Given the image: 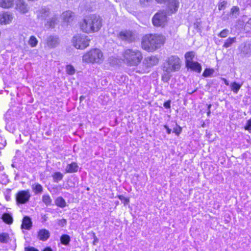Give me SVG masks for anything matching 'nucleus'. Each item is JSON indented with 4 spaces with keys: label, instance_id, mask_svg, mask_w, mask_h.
Returning <instances> with one entry per match:
<instances>
[{
    "label": "nucleus",
    "instance_id": "nucleus-1",
    "mask_svg": "<svg viewBox=\"0 0 251 251\" xmlns=\"http://www.w3.org/2000/svg\"><path fill=\"white\" fill-rule=\"evenodd\" d=\"M79 27L81 30L85 33L98 32L102 27V19L95 14L87 15L79 23Z\"/></svg>",
    "mask_w": 251,
    "mask_h": 251
},
{
    "label": "nucleus",
    "instance_id": "nucleus-2",
    "mask_svg": "<svg viewBox=\"0 0 251 251\" xmlns=\"http://www.w3.org/2000/svg\"><path fill=\"white\" fill-rule=\"evenodd\" d=\"M165 41V38L162 34H147L142 38V48L148 51H153L160 48Z\"/></svg>",
    "mask_w": 251,
    "mask_h": 251
},
{
    "label": "nucleus",
    "instance_id": "nucleus-3",
    "mask_svg": "<svg viewBox=\"0 0 251 251\" xmlns=\"http://www.w3.org/2000/svg\"><path fill=\"white\" fill-rule=\"evenodd\" d=\"M142 59L141 52L136 49H126L122 53V60L128 66H138Z\"/></svg>",
    "mask_w": 251,
    "mask_h": 251
},
{
    "label": "nucleus",
    "instance_id": "nucleus-4",
    "mask_svg": "<svg viewBox=\"0 0 251 251\" xmlns=\"http://www.w3.org/2000/svg\"><path fill=\"white\" fill-rule=\"evenodd\" d=\"M82 60L87 63L101 64L104 60V56L100 50L93 49L83 54Z\"/></svg>",
    "mask_w": 251,
    "mask_h": 251
},
{
    "label": "nucleus",
    "instance_id": "nucleus-5",
    "mask_svg": "<svg viewBox=\"0 0 251 251\" xmlns=\"http://www.w3.org/2000/svg\"><path fill=\"white\" fill-rule=\"evenodd\" d=\"M181 67L180 59L176 56L169 57L165 62L163 70L167 73H172L178 71Z\"/></svg>",
    "mask_w": 251,
    "mask_h": 251
},
{
    "label": "nucleus",
    "instance_id": "nucleus-6",
    "mask_svg": "<svg viewBox=\"0 0 251 251\" xmlns=\"http://www.w3.org/2000/svg\"><path fill=\"white\" fill-rule=\"evenodd\" d=\"M90 39L84 34H77L72 39L73 46L77 49L84 50L89 46Z\"/></svg>",
    "mask_w": 251,
    "mask_h": 251
},
{
    "label": "nucleus",
    "instance_id": "nucleus-7",
    "mask_svg": "<svg viewBox=\"0 0 251 251\" xmlns=\"http://www.w3.org/2000/svg\"><path fill=\"white\" fill-rule=\"evenodd\" d=\"M167 21V17L164 11H159L152 19V24L155 26H164Z\"/></svg>",
    "mask_w": 251,
    "mask_h": 251
},
{
    "label": "nucleus",
    "instance_id": "nucleus-8",
    "mask_svg": "<svg viewBox=\"0 0 251 251\" xmlns=\"http://www.w3.org/2000/svg\"><path fill=\"white\" fill-rule=\"evenodd\" d=\"M118 37L123 41L130 43L134 41L136 38V33L131 30H123L118 34Z\"/></svg>",
    "mask_w": 251,
    "mask_h": 251
},
{
    "label": "nucleus",
    "instance_id": "nucleus-9",
    "mask_svg": "<svg viewBox=\"0 0 251 251\" xmlns=\"http://www.w3.org/2000/svg\"><path fill=\"white\" fill-rule=\"evenodd\" d=\"M30 196L29 190L21 191L17 194L16 201L19 203L24 204L29 201Z\"/></svg>",
    "mask_w": 251,
    "mask_h": 251
},
{
    "label": "nucleus",
    "instance_id": "nucleus-10",
    "mask_svg": "<svg viewBox=\"0 0 251 251\" xmlns=\"http://www.w3.org/2000/svg\"><path fill=\"white\" fill-rule=\"evenodd\" d=\"M14 16L12 13L8 12L0 13V24L5 25L11 23L13 20Z\"/></svg>",
    "mask_w": 251,
    "mask_h": 251
},
{
    "label": "nucleus",
    "instance_id": "nucleus-11",
    "mask_svg": "<svg viewBox=\"0 0 251 251\" xmlns=\"http://www.w3.org/2000/svg\"><path fill=\"white\" fill-rule=\"evenodd\" d=\"M46 46L50 49L56 47L60 43V40L56 36L50 35L48 36L46 40Z\"/></svg>",
    "mask_w": 251,
    "mask_h": 251
},
{
    "label": "nucleus",
    "instance_id": "nucleus-12",
    "mask_svg": "<svg viewBox=\"0 0 251 251\" xmlns=\"http://www.w3.org/2000/svg\"><path fill=\"white\" fill-rule=\"evenodd\" d=\"M15 8L20 13L25 14L28 12L29 8L24 0H17Z\"/></svg>",
    "mask_w": 251,
    "mask_h": 251
},
{
    "label": "nucleus",
    "instance_id": "nucleus-13",
    "mask_svg": "<svg viewBox=\"0 0 251 251\" xmlns=\"http://www.w3.org/2000/svg\"><path fill=\"white\" fill-rule=\"evenodd\" d=\"M167 8L168 13L173 14L176 12L179 7V1L178 0H167Z\"/></svg>",
    "mask_w": 251,
    "mask_h": 251
},
{
    "label": "nucleus",
    "instance_id": "nucleus-14",
    "mask_svg": "<svg viewBox=\"0 0 251 251\" xmlns=\"http://www.w3.org/2000/svg\"><path fill=\"white\" fill-rule=\"evenodd\" d=\"M63 22L64 23H71L75 18L74 13L70 10L64 12L61 15Z\"/></svg>",
    "mask_w": 251,
    "mask_h": 251
},
{
    "label": "nucleus",
    "instance_id": "nucleus-15",
    "mask_svg": "<svg viewBox=\"0 0 251 251\" xmlns=\"http://www.w3.org/2000/svg\"><path fill=\"white\" fill-rule=\"evenodd\" d=\"M158 61L159 59L157 57L154 56H151L147 57L145 59L144 63L148 67H151L157 65L158 63Z\"/></svg>",
    "mask_w": 251,
    "mask_h": 251
},
{
    "label": "nucleus",
    "instance_id": "nucleus-16",
    "mask_svg": "<svg viewBox=\"0 0 251 251\" xmlns=\"http://www.w3.org/2000/svg\"><path fill=\"white\" fill-rule=\"evenodd\" d=\"M50 236V232L47 229H42L38 232L37 237L40 240L45 241L49 239Z\"/></svg>",
    "mask_w": 251,
    "mask_h": 251
},
{
    "label": "nucleus",
    "instance_id": "nucleus-17",
    "mask_svg": "<svg viewBox=\"0 0 251 251\" xmlns=\"http://www.w3.org/2000/svg\"><path fill=\"white\" fill-rule=\"evenodd\" d=\"M49 10L46 8H41L36 11L37 18L41 20L45 19L49 15Z\"/></svg>",
    "mask_w": 251,
    "mask_h": 251
},
{
    "label": "nucleus",
    "instance_id": "nucleus-18",
    "mask_svg": "<svg viewBox=\"0 0 251 251\" xmlns=\"http://www.w3.org/2000/svg\"><path fill=\"white\" fill-rule=\"evenodd\" d=\"M32 222L31 218L28 216H25L23 219L22 228L30 230L32 227Z\"/></svg>",
    "mask_w": 251,
    "mask_h": 251
},
{
    "label": "nucleus",
    "instance_id": "nucleus-19",
    "mask_svg": "<svg viewBox=\"0 0 251 251\" xmlns=\"http://www.w3.org/2000/svg\"><path fill=\"white\" fill-rule=\"evenodd\" d=\"M78 166L75 162H72L68 164L65 169L66 173H73L76 172L78 170Z\"/></svg>",
    "mask_w": 251,
    "mask_h": 251
},
{
    "label": "nucleus",
    "instance_id": "nucleus-20",
    "mask_svg": "<svg viewBox=\"0 0 251 251\" xmlns=\"http://www.w3.org/2000/svg\"><path fill=\"white\" fill-rule=\"evenodd\" d=\"M186 67L188 68L191 69L192 70L195 71L198 73H200L201 71V67L198 62H192L190 64H188L186 65Z\"/></svg>",
    "mask_w": 251,
    "mask_h": 251
},
{
    "label": "nucleus",
    "instance_id": "nucleus-21",
    "mask_svg": "<svg viewBox=\"0 0 251 251\" xmlns=\"http://www.w3.org/2000/svg\"><path fill=\"white\" fill-rule=\"evenodd\" d=\"M14 5V0H0V7L3 8H9Z\"/></svg>",
    "mask_w": 251,
    "mask_h": 251
},
{
    "label": "nucleus",
    "instance_id": "nucleus-22",
    "mask_svg": "<svg viewBox=\"0 0 251 251\" xmlns=\"http://www.w3.org/2000/svg\"><path fill=\"white\" fill-rule=\"evenodd\" d=\"M195 56V53L193 51L188 52L185 55L186 59V65L190 64L193 61V59Z\"/></svg>",
    "mask_w": 251,
    "mask_h": 251
},
{
    "label": "nucleus",
    "instance_id": "nucleus-23",
    "mask_svg": "<svg viewBox=\"0 0 251 251\" xmlns=\"http://www.w3.org/2000/svg\"><path fill=\"white\" fill-rule=\"evenodd\" d=\"M3 221L7 224H11L13 223V218L11 215L8 213H4L2 216Z\"/></svg>",
    "mask_w": 251,
    "mask_h": 251
},
{
    "label": "nucleus",
    "instance_id": "nucleus-24",
    "mask_svg": "<svg viewBox=\"0 0 251 251\" xmlns=\"http://www.w3.org/2000/svg\"><path fill=\"white\" fill-rule=\"evenodd\" d=\"M57 18L55 17H52L50 19L45 25L48 28H52L54 26V25L57 23Z\"/></svg>",
    "mask_w": 251,
    "mask_h": 251
},
{
    "label": "nucleus",
    "instance_id": "nucleus-25",
    "mask_svg": "<svg viewBox=\"0 0 251 251\" xmlns=\"http://www.w3.org/2000/svg\"><path fill=\"white\" fill-rule=\"evenodd\" d=\"M55 203L56 205L62 208L65 207L66 205L65 200L61 197H58L55 200Z\"/></svg>",
    "mask_w": 251,
    "mask_h": 251
},
{
    "label": "nucleus",
    "instance_id": "nucleus-26",
    "mask_svg": "<svg viewBox=\"0 0 251 251\" xmlns=\"http://www.w3.org/2000/svg\"><path fill=\"white\" fill-rule=\"evenodd\" d=\"M33 191L36 193H41L43 191L42 186L39 183H35L32 185Z\"/></svg>",
    "mask_w": 251,
    "mask_h": 251
},
{
    "label": "nucleus",
    "instance_id": "nucleus-27",
    "mask_svg": "<svg viewBox=\"0 0 251 251\" xmlns=\"http://www.w3.org/2000/svg\"><path fill=\"white\" fill-rule=\"evenodd\" d=\"M236 42V38H228L225 42L223 47L225 48H227L231 46L232 44Z\"/></svg>",
    "mask_w": 251,
    "mask_h": 251
},
{
    "label": "nucleus",
    "instance_id": "nucleus-28",
    "mask_svg": "<svg viewBox=\"0 0 251 251\" xmlns=\"http://www.w3.org/2000/svg\"><path fill=\"white\" fill-rule=\"evenodd\" d=\"M239 8L237 6H233L230 10V14L233 18H237L239 15Z\"/></svg>",
    "mask_w": 251,
    "mask_h": 251
},
{
    "label": "nucleus",
    "instance_id": "nucleus-29",
    "mask_svg": "<svg viewBox=\"0 0 251 251\" xmlns=\"http://www.w3.org/2000/svg\"><path fill=\"white\" fill-rule=\"evenodd\" d=\"M9 236L8 234L6 233H2L0 234V242L2 243H6L9 240Z\"/></svg>",
    "mask_w": 251,
    "mask_h": 251
},
{
    "label": "nucleus",
    "instance_id": "nucleus-30",
    "mask_svg": "<svg viewBox=\"0 0 251 251\" xmlns=\"http://www.w3.org/2000/svg\"><path fill=\"white\" fill-rule=\"evenodd\" d=\"M63 177V175L60 172H55L52 175V177L55 182H58L61 180Z\"/></svg>",
    "mask_w": 251,
    "mask_h": 251
},
{
    "label": "nucleus",
    "instance_id": "nucleus-31",
    "mask_svg": "<svg viewBox=\"0 0 251 251\" xmlns=\"http://www.w3.org/2000/svg\"><path fill=\"white\" fill-rule=\"evenodd\" d=\"M42 201L46 205H49L51 204L52 200L49 195H44L42 196Z\"/></svg>",
    "mask_w": 251,
    "mask_h": 251
},
{
    "label": "nucleus",
    "instance_id": "nucleus-32",
    "mask_svg": "<svg viewBox=\"0 0 251 251\" xmlns=\"http://www.w3.org/2000/svg\"><path fill=\"white\" fill-rule=\"evenodd\" d=\"M230 86L231 90L235 93H237L241 87V85L237 83L236 82L231 83Z\"/></svg>",
    "mask_w": 251,
    "mask_h": 251
},
{
    "label": "nucleus",
    "instance_id": "nucleus-33",
    "mask_svg": "<svg viewBox=\"0 0 251 251\" xmlns=\"http://www.w3.org/2000/svg\"><path fill=\"white\" fill-rule=\"evenodd\" d=\"M66 71L67 74L73 75L75 74V70L74 66L71 65H67L66 66Z\"/></svg>",
    "mask_w": 251,
    "mask_h": 251
},
{
    "label": "nucleus",
    "instance_id": "nucleus-34",
    "mask_svg": "<svg viewBox=\"0 0 251 251\" xmlns=\"http://www.w3.org/2000/svg\"><path fill=\"white\" fill-rule=\"evenodd\" d=\"M38 43V40L34 36H31L28 41V44L32 47H35Z\"/></svg>",
    "mask_w": 251,
    "mask_h": 251
},
{
    "label": "nucleus",
    "instance_id": "nucleus-35",
    "mask_svg": "<svg viewBox=\"0 0 251 251\" xmlns=\"http://www.w3.org/2000/svg\"><path fill=\"white\" fill-rule=\"evenodd\" d=\"M61 243L64 245H67L70 241V237L68 235H63L60 238Z\"/></svg>",
    "mask_w": 251,
    "mask_h": 251
},
{
    "label": "nucleus",
    "instance_id": "nucleus-36",
    "mask_svg": "<svg viewBox=\"0 0 251 251\" xmlns=\"http://www.w3.org/2000/svg\"><path fill=\"white\" fill-rule=\"evenodd\" d=\"M214 72V71L213 69H206L204 71L202 75L204 77H208L212 75Z\"/></svg>",
    "mask_w": 251,
    "mask_h": 251
},
{
    "label": "nucleus",
    "instance_id": "nucleus-37",
    "mask_svg": "<svg viewBox=\"0 0 251 251\" xmlns=\"http://www.w3.org/2000/svg\"><path fill=\"white\" fill-rule=\"evenodd\" d=\"M229 33V30L227 29H224L218 34V36L221 38H226L227 37Z\"/></svg>",
    "mask_w": 251,
    "mask_h": 251
},
{
    "label": "nucleus",
    "instance_id": "nucleus-38",
    "mask_svg": "<svg viewBox=\"0 0 251 251\" xmlns=\"http://www.w3.org/2000/svg\"><path fill=\"white\" fill-rule=\"evenodd\" d=\"M170 73H166L163 74L162 76V80L165 82H167L170 79L171 75H169Z\"/></svg>",
    "mask_w": 251,
    "mask_h": 251
},
{
    "label": "nucleus",
    "instance_id": "nucleus-39",
    "mask_svg": "<svg viewBox=\"0 0 251 251\" xmlns=\"http://www.w3.org/2000/svg\"><path fill=\"white\" fill-rule=\"evenodd\" d=\"M244 29L247 31L251 29V18L245 24Z\"/></svg>",
    "mask_w": 251,
    "mask_h": 251
},
{
    "label": "nucleus",
    "instance_id": "nucleus-40",
    "mask_svg": "<svg viewBox=\"0 0 251 251\" xmlns=\"http://www.w3.org/2000/svg\"><path fill=\"white\" fill-rule=\"evenodd\" d=\"M152 0H139V2L141 5L143 6H147L149 5Z\"/></svg>",
    "mask_w": 251,
    "mask_h": 251
},
{
    "label": "nucleus",
    "instance_id": "nucleus-41",
    "mask_svg": "<svg viewBox=\"0 0 251 251\" xmlns=\"http://www.w3.org/2000/svg\"><path fill=\"white\" fill-rule=\"evenodd\" d=\"M118 197L120 200L123 201L125 205L128 204L129 202V200L128 198H125L122 195H119Z\"/></svg>",
    "mask_w": 251,
    "mask_h": 251
},
{
    "label": "nucleus",
    "instance_id": "nucleus-42",
    "mask_svg": "<svg viewBox=\"0 0 251 251\" xmlns=\"http://www.w3.org/2000/svg\"><path fill=\"white\" fill-rule=\"evenodd\" d=\"M227 4V2L226 1H223L221 2H220L218 4V9L219 10H221L226 7V5Z\"/></svg>",
    "mask_w": 251,
    "mask_h": 251
},
{
    "label": "nucleus",
    "instance_id": "nucleus-43",
    "mask_svg": "<svg viewBox=\"0 0 251 251\" xmlns=\"http://www.w3.org/2000/svg\"><path fill=\"white\" fill-rule=\"evenodd\" d=\"M245 129L248 131L251 130V118L247 121L246 125L245 126Z\"/></svg>",
    "mask_w": 251,
    "mask_h": 251
},
{
    "label": "nucleus",
    "instance_id": "nucleus-44",
    "mask_svg": "<svg viewBox=\"0 0 251 251\" xmlns=\"http://www.w3.org/2000/svg\"><path fill=\"white\" fill-rule=\"evenodd\" d=\"M173 132L175 133L177 135H178L181 132V128L180 126L174 128Z\"/></svg>",
    "mask_w": 251,
    "mask_h": 251
},
{
    "label": "nucleus",
    "instance_id": "nucleus-45",
    "mask_svg": "<svg viewBox=\"0 0 251 251\" xmlns=\"http://www.w3.org/2000/svg\"><path fill=\"white\" fill-rule=\"evenodd\" d=\"M25 251H39L34 247H28L25 248Z\"/></svg>",
    "mask_w": 251,
    "mask_h": 251
},
{
    "label": "nucleus",
    "instance_id": "nucleus-46",
    "mask_svg": "<svg viewBox=\"0 0 251 251\" xmlns=\"http://www.w3.org/2000/svg\"><path fill=\"white\" fill-rule=\"evenodd\" d=\"M164 106L167 108H169L170 107V102L167 101L164 103Z\"/></svg>",
    "mask_w": 251,
    "mask_h": 251
},
{
    "label": "nucleus",
    "instance_id": "nucleus-47",
    "mask_svg": "<svg viewBox=\"0 0 251 251\" xmlns=\"http://www.w3.org/2000/svg\"><path fill=\"white\" fill-rule=\"evenodd\" d=\"M164 127L166 129V130H167V133H168V134H170V133H171V131H172V130H171V129H170V128H169V127H168L167 126L165 125V126H164Z\"/></svg>",
    "mask_w": 251,
    "mask_h": 251
},
{
    "label": "nucleus",
    "instance_id": "nucleus-48",
    "mask_svg": "<svg viewBox=\"0 0 251 251\" xmlns=\"http://www.w3.org/2000/svg\"><path fill=\"white\" fill-rule=\"evenodd\" d=\"M221 79L224 81L225 84L228 86L229 85V83H228V81L225 78H223V77H221Z\"/></svg>",
    "mask_w": 251,
    "mask_h": 251
},
{
    "label": "nucleus",
    "instance_id": "nucleus-49",
    "mask_svg": "<svg viewBox=\"0 0 251 251\" xmlns=\"http://www.w3.org/2000/svg\"><path fill=\"white\" fill-rule=\"evenodd\" d=\"M158 3H163L165 2L167 0H155Z\"/></svg>",
    "mask_w": 251,
    "mask_h": 251
},
{
    "label": "nucleus",
    "instance_id": "nucleus-50",
    "mask_svg": "<svg viewBox=\"0 0 251 251\" xmlns=\"http://www.w3.org/2000/svg\"><path fill=\"white\" fill-rule=\"evenodd\" d=\"M43 251H52V250L51 249V248L47 247L45 248Z\"/></svg>",
    "mask_w": 251,
    "mask_h": 251
},
{
    "label": "nucleus",
    "instance_id": "nucleus-51",
    "mask_svg": "<svg viewBox=\"0 0 251 251\" xmlns=\"http://www.w3.org/2000/svg\"><path fill=\"white\" fill-rule=\"evenodd\" d=\"M210 113H211V112H210V110H208V111H207V115H208V116L210 115Z\"/></svg>",
    "mask_w": 251,
    "mask_h": 251
},
{
    "label": "nucleus",
    "instance_id": "nucleus-52",
    "mask_svg": "<svg viewBox=\"0 0 251 251\" xmlns=\"http://www.w3.org/2000/svg\"><path fill=\"white\" fill-rule=\"evenodd\" d=\"M211 107V104H208V110H210V108Z\"/></svg>",
    "mask_w": 251,
    "mask_h": 251
},
{
    "label": "nucleus",
    "instance_id": "nucleus-53",
    "mask_svg": "<svg viewBox=\"0 0 251 251\" xmlns=\"http://www.w3.org/2000/svg\"><path fill=\"white\" fill-rule=\"evenodd\" d=\"M98 239L96 238V237L95 236V241L94 242V243H95V242H97Z\"/></svg>",
    "mask_w": 251,
    "mask_h": 251
},
{
    "label": "nucleus",
    "instance_id": "nucleus-54",
    "mask_svg": "<svg viewBox=\"0 0 251 251\" xmlns=\"http://www.w3.org/2000/svg\"><path fill=\"white\" fill-rule=\"evenodd\" d=\"M62 221L64 222V223H66V220L65 219H63Z\"/></svg>",
    "mask_w": 251,
    "mask_h": 251
}]
</instances>
